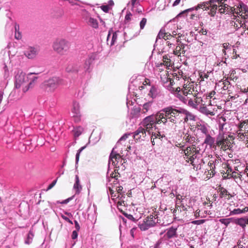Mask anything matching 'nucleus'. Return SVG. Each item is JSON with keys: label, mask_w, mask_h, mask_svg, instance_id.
<instances>
[{"label": "nucleus", "mask_w": 248, "mask_h": 248, "mask_svg": "<svg viewBox=\"0 0 248 248\" xmlns=\"http://www.w3.org/2000/svg\"><path fill=\"white\" fill-rule=\"evenodd\" d=\"M200 77L201 79V80H204V79H207L209 78V75L208 73L202 72L200 74Z\"/></svg>", "instance_id": "nucleus-47"}, {"label": "nucleus", "mask_w": 248, "mask_h": 248, "mask_svg": "<svg viewBox=\"0 0 248 248\" xmlns=\"http://www.w3.org/2000/svg\"><path fill=\"white\" fill-rule=\"evenodd\" d=\"M208 165L210 166V170L212 171V172L213 173V175H214L215 172L214 170H212L213 168L215 167V165L213 164V163L211 162L210 161L208 163Z\"/></svg>", "instance_id": "nucleus-60"}, {"label": "nucleus", "mask_w": 248, "mask_h": 248, "mask_svg": "<svg viewBox=\"0 0 248 248\" xmlns=\"http://www.w3.org/2000/svg\"><path fill=\"white\" fill-rule=\"evenodd\" d=\"M198 129H199L202 133L204 134L205 136L209 134L207 128L204 125L199 126Z\"/></svg>", "instance_id": "nucleus-43"}, {"label": "nucleus", "mask_w": 248, "mask_h": 248, "mask_svg": "<svg viewBox=\"0 0 248 248\" xmlns=\"http://www.w3.org/2000/svg\"><path fill=\"white\" fill-rule=\"evenodd\" d=\"M78 233L77 230L73 231L72 236H71L72 238L73 239H75L76 238H77L78 237Z\"/></svg>", "instance_id": "nucleus-58"}, {"label": "nucleus", "mask_w": 248, "mask_h": 248, "mask_svg": "<svg viewBox=\"0 0 248 248\" xmlns=\"http://www.w3.org/2000/svg\"><path fill=\"white\" fill-rule=\"evenodd\" d=\"M109 160L111 161L113 165L116 166L118 165L119 162H122L123 158L120 154L114 152L113 149L110 155Z\"/></svg>", "instance_id": "nucleus-17"}, {"label": "nucleus", "mask_w": 248, "mask_h": 248, "mask_svg": "<svg viewBox=\"0 0 248 248\" xmlns=\"http://www.w3.org/2000/svg\"><path fill=\"white\" fill-rule=\"evenodd\" d=\"M230 178H233L237 184H241L242 181L244 180L241 172L233 170L232 172L231 173V176H230Z\"/></svg>", "instance_id": "nucleus-24"}, {"label": "nucleus", "mask_w": 248, "mask_h": 248, "mask_svg": "<svg viewBox=\"0 0 248 248\" xmlns=\"http://www.w3.org/2000/svg\"><path fill=\"white\" fill-rule=\"evenodd\" d=\"M183 139L186 142L194 144L195 142L196 138L194 136H191L189 131H187L186 133L184 134Z\"/></svg>", "instance_id": "nucleus-27"}, {"label": "nucleus", "mask_w": 248, "mask_h": 248, "mask_svg": "<svg viewBox=\"0 0 248 248\" xmlns=\"http://www.w3.org/2000/svg\"><path fill=\"white\" fill-rule=\"evenodd\" d=\"M163 64L167 66V67H171L173 65L170 57L168 55H165L163 57Z\"/></svg>", "instance_id": "nucleus-32"}, {"label": "nucleus", "mask_w": 248, "mask_h": 248, "mask_svg": "<svg viewBox=\"0 0 248 248\" xmlns=\"http://www.w3.org/2000/svg\"><path fill=\"white\" fill-rule=\"evenodd\" d=\"M233 136L229 135L228 137H225L223 136L222 139H217L216 141L217 147L218 146L220 147V150L225 151L231 147V145L233 142Z\"/></svg>", "instance_id": "nucleus-10"}, {"label": "nucleus", "mask_w": 248, "mask_h": 248, "mask_svg": "<svg viewBox=\"0 0 248 248\" xmlns=\"http://www.w3.org/2000/svg\"><path fill=\"white\" fill-rule=\"evenodd\" d=\"M160 114L158 112L155 114L151 115L145 117L142 122V124L143 128L147 131L149 134H152L151 141L153 145L155 144V140L157 139L158 137H160V134L158 132V133H154L153 132V128L156 129V125L157 124H161L162 123L161 121Z\"/></svg>", "instance_id": "nucleus-5"}, {"label": "nucleus", "mask_w": 248, "mask_h": 248, "mask_svg": "<svg viewBox=\"0 0 248 248\" xmlns=\"http://www.w3.org/2000/svg\"><path fill=\"white\" fill-rule=\"evenodd\" d=\"M156 92V89L155 87H152L150 90V94L153 96L154 95Z\"/></svg>", "instance_id": "nucleus-59"}, {"label": "nucleus", "mask_w": 248, "mask_h": 248, "mask_svg": "<svg viewBox=\"0 0 248 248\" xmlns=\"http://www.w3.org/2000/svg\"><path fill=\"white\" fill-rule=\"evenodd\" d=\"M85 146L81 147L78 150L76 155V162H78L79 160L80 153L85 149Z\"/></svg>", "instance_id": "nucleus-49"}, {"label": "nucleus", "mask_w": 248, "mask_h": 248, "mask_svg": "<svg viewBox=\"0 0 248 248\" xmlns=\"http://www.w3.org/2000/svg\"><path fill=\"white\" fill-rule=\"evenodd\" d=\"M172 39L171 34L165 31V35L164 36V39L166 41L171 40Z\"/></svg>", "instance_id": "nucleus-51"}, {"label": "nucleus", "mask_w": 248, "mask_h": 248, "mask_svg": "<svg viewBox=\"0 0 248 248\" xmlns=\"http://www.w3.org/2000/svg\"><path fill=\"white\" fill-rule=\"evenodd\" d=\"M201 46L203 49V48H206L208 46V45L207 44H204L202 42H199V47Z\"/></svg>", "instance_id": "nucleus-63"}, {"label": "nucleus", "mask_w": 248, "mask_h": 248, "mask_svg": "<svg viewBox=\"0 0 248 248\" xmlns=\"http://www.w3.org/2000/svg\"><path fill=\"white\" fill-rule=\"evenodd\" d=\"M232 54V59H236L237 58L239 57V55L237 54V51L235 49H233Z\"/></svg>", "instance_id": "nucleus-54"}, {"label": "nucleus", "mask_w": 248, "mask_h": 248, "mask_svg": "<svg viewBox=\"0 0 248 248\" xmlns=\"http://www.w3.org/2000/svg\"><path fill=\"white\" fill-rule=\"evenodd\" d=\"M101 8L105 13L108 12L109 9L108 5H102L101 6Z\"/></svg>", "instance_id": "nucleus-56"}, {"label": "nucleus", "mask_w": 248, "mask_h": 248, "mask_svg": "<svg viewBox=\"0 0 248 248\" xmlns=\"http://www.w3.org/2000/svg\"><path fill=\"white\" fill-rule=\"evenodd\" d=\"M234 223L240 225L242 228L244 229L246 225V217H241L235 219Z\"/></svg>", "instance_id": "nucleus-33"}, {"label": "nucleus", "mask_w": 248, "mask_h": 248, "mask_svg": "<svg viewBox=\"0 0 248 248\" xmlns=\"http://www.w3.org/2000/svg\"><path fill=\"white\" fill-rule=\"evenodd\" d=\"M172 78H167V81L170 82V91L177 98V93L180 95L183 94L185 92L187 91V87L190 86H195L197 84L194 82L190 81L191 80L189 77L183 75L182 71H178L177 73L172 74ZM189 88H187L188 90Z\"/></svg>", "instance_id": "nucleus-2"}, {"label": "nucleus", "mask_w": 248, "mask_h": 248, "mask_svg": "<svg viewBox=\"0 0 248 248\" xmlns=\"http://www.w3.org/2000/svg\"><path fill=\"white\" fill-rule=\"evenodd\" d=\"M61 217L66 221L68 222V223H70L71 224H73V222L70 219H69V218H68L67 217H66L63 215H62Z\"/></svg>", "instance_id": "nucleus-62"}, {"label": "nucleus", "mask_w": 248, "mask_h": 248, "mask_svg": "<svg viewBox=\"0 0 248 248\" xmlns=\"http://www.w3.org/2000/svg\"><path fill=\"white\" fill-rule=\"evenodd\" d=\"M205 220L204 219L197 220L192 221V223L196 225H200L204 223Z\"/></svg>", "instance_id": "nucleus-52"}, {"label": "nucleus", "mask_w": 248, "mask_h": 248, "mask_svg": "<svg viewBox=\"0 0 248 248\" xmlns=\"http://www.w3.org/2000/svg\"><path fill=\"white\" fill-rule=\"evenodd\" d=\"M223 86L222 87V89L223 90H227L229 89L230 83V82L227 80L225 79L223 82Z\"/></svg>", "instance_id": "nucleus-44"}, {"label": "nucleus", "mask_w": 248, "mask_h": 248, "mask_svg": "<svg viewBox=\"0 0 248 248\" xmlns=\"http://www.w3.org/2000/svg\"><path fill=\"white\" fill-rule=\"evenodd\" d=\"M151 104L150 103H146L143 105L142 109V113H146L151 108Z\"/></svg>", "instance_id": "nucleus-40"}, {"label": "nucleus", "mask_w": 248, "mask_h": 248, "mask_svg": "<svg viewBox=\"0 0 248 248\" xmlns=\"http://www.w3.org/2000/svg\"><path fill=\"white\" fill-rule=\"evenodd\" d=\"M230 44L228 43H224L223 44V49H229V48H230Z\"/></svg>", "instance_id": "nucleus-64"}, {"label": "nucleus", "mask_w": 248, "mask_h": 248, "mask_svg": "<svg viewBox=\"0 0 248 248\" xmlns=\"http://www.w3.org/2000/svg\"><path fill=\"white\" fill-rule=\"evenodd\" d=\"M79 105L78 103H75L73 105V108L72 109V112L75 115H78L80 114V108Z\"/></svg>", "instance_id": "nucleus-38"}, {"label": "nucleus", "mask_w": 248, "mask_h": 248, "mask_svg": "<svg viewBox=\"0 0 248 248\" xmlns=\"http://www.w3.org/2000/svg\"><path fill=\"white\" fill-rule=\"evenodd\" d=\"M187 208L183 204L176 205L175 209L173 212L174 218L178 220L184 219L187 216Z\"/></svg>", "instance_id": "nucleus-11"}, {"label": "nucleus", "mask_w": 248, "mask_h": 248, "mask_svg": "<svg viewBox=\"0 0 248 248\" xmlns=\"http://www.w3.org/2000/svg\"><path fill=\"white\" fill-rule=\"evenodd\" d=\"M199 87L197 84L194 87L189 86L187 88L189 89L188 90L186 89V90L187 91L185 92L183 94L180 95V93H177V98L189 107L197 108L198 106L202 102V94L198 90Z\"/></svg>", "instance_id": "nucleus-4"}, {"label": "nucleus", "mask_w": 248, "mask_h": 248, "mask_svg": "<svg viewBox=\"0 0 248 248\" xmlns=\"http://www.w3.org/2000/svg\"><path fill=\"white\" fill-rule=\"evenodd\" d=\"M185 47L184 44H178L173 51L174 54L178 56H180L181 53L184 54L186 52Z\"/></svg>", "instance_id": "nucleus-28"}, {"label": "nucleus", "mask_w": 248, "mask_h": 248, "mask_svg": "<svg viewBox=\"0 0 248 248\" xmlns=\"http://www.w3.org/2000/svg\"><path fill=\"white\" fill-rule=\"evenodd\" d=\"M201 149L199 146H196L195 144L186 147V149L184 150V153L186 156V161L190 162L193 165V163L194 160L199 155H200Z\"/></svg>", "instance_id": "nucleus-9"}, {"label": "nucleus", "mask_w": 248, "mask_h": 248, "mask_svg": "<svg viewBox=\"0 0 248 248\" xmlns=\"http://www.w3.org/2000/svg\"><path fill=\"white\" fill-rule=\"evenodd\" d=\"M237 139L240 141L246 140L247 139V134L243 131H240V129H238L236 132Z\"/></svg>", "instance_id": "nucleus-30"}, {"label": "nucleus", "mask_w": 248, "mask_h": 248, "mask_svg": "<svg viewBox=\"0 0 248 248\" xmlns=\"http://www.w3.org/2000/svg\"><path fill=\"white\" fill-rule=\"evenodd\" d=\"M24 54L29 59H33L37 55V50L34 47H29Z\"/></svg>", "instance_id": "nucleus-25"}, {"label": "nucleus", "mask_w": 248, "mask_h": 248, "mask_svg": "<svg viewBox=\"0 0 248 248\" xmlns=\"http://www.w3.org/2000/svg\"><path fill=\"white\" fill-rule=\"evenodd\" d=\"M120 174L118 172H116L115 170L112 172L110 174V176L112 178H115V179H117L118 177H120Z\"/></svg>", "instance_id": "nucleus-50"}, {"label": "nucleus", "mask_w": 248, "mask_h": 248, "mask_svg": "<svg viewBox=\"0 0 248 248\" xmlns=\"http://www.w3.org/2000/svg\"><path fill=\"white\" fill-rule=\"evenodd\" d=\"M132 16V15L130 12H127L125 16V22L129 21L131 20V17Z\"/></svg>", "instance_id": "nucleus-53"}, {"label": "nucleus", "mask_w": 248, "mask_h": 248, "mask_svg": "<svg viewBox=\"0 0 248 248\" xmlns=\"http://www.w3.org/2000/svg\"><path fill=\"white\" fill-rule=\"evenodd\" d=\"M93 62V59L91 57L85 60L83 66L85 71H88L89 70L90 65Z\"/></svg>", "instance_id": "nucleus-36"}, {"label": "nucleus", "mask_w": 248, "mask_h": 248, "mask_svg": "<svg viewBox=\"0 0 248 248\" xmlns=\"http://www.w3.org/2000/svg\"><path fill=\"white\" fill-rule=\"evenodd\" d=\"M74 188L76 190V193H79L82 189V186L79 184V179L78 175H76V182L74 185Z\"/></svg>", "instance_id": "nucleus-34"}, {"label": "nucleus", "mask_w": 248, "mask_h": 248, "mask_svg": "<svg viewBox=\"0 0 248 248\" xmlns=\"http://www.w3.org/2000/svg\"><path fill=\"white\" fill-rule=\"evenodd\" d=\"M180 33H178V36L176 38L177 39L176 41L177 43L178 44H183L181 42V37H183L184 35H183L182 34L179 35Z\"/></svg>", "instance_id": "nucleus-57"}, {"label": "nucleus", "mask_w": 248, "mask_h": 248, "mask_svg": "<svg viewBox=\"0 0 248 248\" xmlns=\"http://www.w3.org/2000/svg\"><path fill=\"white\" fill-rule=\"evenodd\" d=\"M84 19L88 25L94 29L98 28V23L97 19L90 16L88 13H87V15L84 17Z\"/></svg>", "instance_id": "nucleus-18"}, {"label": "nucleus", "mask_w": 248, "mask_h": 248, "mask_svg": "<svg viewBox=\"0 0 248 248\" xmlns=\"http://www.w3.org/2000/svg\"><path fill=\"white\" fill-rule=\"evenodd\" d=\"M216 93L214 91H212L208 95V97H209L210 98H213V99H216V97H214L215 95L216 94Z\"/></svg>", "instance_id": "nucleus-55"}, {"label": "nucleus", "mask_w": 248, "mask_h": 248, "mask_svg": "<svg viewBox=\"0 0 248 248\" xmlns=\"http://www.w3.org/2000/svg\"><path fill=\"white\" fill-rule=\"evenodd\" d=\"M232 13H235L236 14L241 13L240 16L241 18L247 19L248 18V8L243 3H240L239 5L235 8L234 6L232 7Z\"/></svg>", "instance_id": "nucleus-13"}, {"label": "nucleus", "mask_w": 248, "mask_h": 248, "mask_svg": "<svg viewBox=\"0 0 248 248\" xmlns=\"http://www.w3.org/2000/svg\"><path fill=\"white\" fill-rule=\"evenodd\" d=\"M146 132L144 128L140 126L133 133V138L136 141L143 140L146 136Z\"/></svg>", "instance_id": "nucleus-15"}, {"label": "nucleus", "mask_w": 248, "mask_h": 248, "mask_svg": "<svg viewBox=\"0 0 248 248\" xmlns=\"http://www.w3.org/2000/svg\"><path fill=\"white\" fill-rule=\"evenodd\" d=\"M215 142V138L211 137V135L208 134L205 136L203 143L208 145L210 148H213L216 150L217 149V144Z\"/></svg>", "instance_id": "nucleus-19"}, {"label": "nucleus", "mask_w": 248, "mask_h": 248, "mask_svg": "<svg viewBox=\"0 0 248 248\" xmlns=\"http://www.w3.org/2000/svg\"><path fill=\"white\" fill-rule=\"evenodd\" d=\"M217 108L216 107L213 108L211 105V101L210 104L207 106H205L204 104L201 105L199 108V111L202 114L205 115L214 116L217 113Z\"/></svg>", "instance_id": "nucleus-14"}, {"label": "nucleus", "mask_w": 248, "mask_h": 248, "mask_svg": "<svg viewBox=\"0 0 248 248\" xmlns=\"http://www.w3.org/2000/svg\"><path fill=\"white\" fill-rule=\"evenodd\" d=\"M62 80L58 77H53L45 82V85L51 92L54 91L60 85L62 84Z\"/></svg>", "instance_id": "nucleus-12"}, {"label": "nucleus", "mask_w": 248, "mask_h": 248, "mask_svg": "<svg viewBox=\"0 0 248 248\" xmlns=\"http://www.w3.org/2000/svg\"><path fill=\"white\" fill-rule=\"evenodd\" d=\"M237 127L240 129V131H243L247 134V139H248V119L240 121Z\"/></svg>", "instance_id": "nucleus-23"}, {"label": "nucleus", "mask_w": 248, "mask_h": 248, "mask_svg": "<svg viewBox=\"0 0 248 248\" xmlns=\"http://www.w3.org/2000/svg\"><path fill=\"white\" fill-rule=\"evenodd\" d=\"M177 228L173 227H171L168 229L167 230V232L165 234V237H166L168 240L177 237L178 235L177 233Z\"/></svg>", "instance_id": "nucleus-21"}, {"label": "nucleus", "mask_w": 248, "mask_h": 248, "mask_svg": "<svg viewBox=\"0 0 248 248\" xmlns=\"http://www.w3.org/2000/svg\"><path fill=\"white\" fill-rule=\"evenodd\" d=\"M224 170L221 171L222 176L224 179H230V176H231V173L232 172L233 170L229 164H224Z\"/></svg>", "instance_id": "nucleus-20"}, {"label": "nucleus", "mask_w": 248, "mask_h": 248, "mask_svg": "<svg viewBox=\"0 0 248 248\" xmlns=\"http://www.w3.org/2000/svg\"><path fill=\"white\" fill-rule=\"evenodd\" d=\"M139 227L141 231H146L151 227L148 225V223L145 222V219L144 220L142 223L139 225Z\"/></svg>", "instance_id": "nucleus-39"}, {"label": "nucleus", "mask_w": 248, "mask_h": 248, "mask_svg": "<svg viewBox=\"0 0 248 248\" xmlns=\"http://www.w3.org/2000/svg\"><path fill=\"white\" fill-rule=\"evenodd\" d=\"M227 0H210L206 2L208 4L209 9L211 8L209 14L214 16L216 13L217 8L221 14H232V9L231 6L225 3Z\"/></svg>", "instance_id": "nucleus-6"}, {"label": "nucleus", "mask_w": 248, "mask_h": 248, "mask_svg": "<svg viewBox=\"0 0 248 248\" xmlns=\"http://www.w3.org/2000/svg\"><path fill=\"white\" fill-rule=\"evenodd\" d=\"M147 23V19L146 18H143L140 22V29L142 30L144 29L146 24Z\"/></svg>", "instance_id": "nucleus-45"}, {"label": "nucleus", "mask_w": 248, "mask_h": 248, "mask_svg": "<svg viewBox=\"0 0 248 248\" xmlns=\"http://www.w3.org/2000/svg\"><path fill=\"white\" fill-rule=\"evenodd\" d=\"M79 70V66L77 64L70 65L66 68L67 72L78 73Z\"/></svg>", "instance_id": "nucleus-31"}, {"label": "nucleus", "mask_w": 248, "mask_h": 248, "mask_svg": "<svg viewBox=\"0 0 248 248\" xmlns=\"http://www.w3.org/2000/svg\"><path fill=\"white\" fill-rule=\"evenodd\" d=\"M165 35V30L164 29H161L158 32L156 37V41L158 39H163L164 36Z\"/></svg>", "instance_id": "nucleus-42"}, {"label": "nucleus", "mask_w": 248, "mask_h": 248, "mask_svg": "<svg viewBox=\"0 0 248 248\" xmlns=\"http://www.w3.org/2000/svg\"><path fill=\"white\" fill-rule=\"evenodd\" d=\"M218 191L219 192V196L221 198L230 200L231 198L232 197V195L226 188L222 187L221 186H218Z\"/></svg>", "instance_id": "nucleus-22"}, {"label": "nucleus", "mask_w": 248, "mask_h": 248, "mask_svg": "<svg viewBox=\"0 0 248 248\" xmlns=\"http://www.w3.org/2000/svg\"><path fill=\"white\" fill-rule=\"evenodd\" d=\"M162 124L168 125L171 123L172 125L181 122L186 123L188 120H194L195 116L187 110L170 106L164 108L159 111Z\"/></svg>", "instance_id": "nucleus-1"}, {"label": "nucleus", "mask_w": 248, "mask_h": 248, "mask_svg": "<svg viewBox=\"0 0 248 248\" xmlns=\"http://www.w3.org/2000/svg\"><path fill=\"white\" fill-rule=\"evenodd\" d=\"M15 38L17 40H19L22 38V34L19 31V26L16 23L15 24Z\"/></svg>", "instance_id": "nucleus-35"}, {"label": "nucleus", "mask_w": 248, "mask_h": 248, "mask_svg": "<svg viewBox=\"0 0 248 248\" xmlns=\"http://www.w3.org/2000/svg\"><path fill=\"white\" fill-rule=\"evenodd\" d=\"M164 216L165 213L162 210L155 212L152 215H150L145 218V222H147L151 227L154 226L156 223L163 225L164 224L163 220Z\"/></svg>", "instance_id": "nucleus-8"}, {"label": "nucleus", "mask_w": 248, "mask_h": 248, "mask_svg": "<svg viewBox=\"0 0 248 248\" xmlns=\"http://www.w3.org/2000/svg\"><path fill=\"white\" fill-rule=\"evenodd\" d=\"M52 47L55 52L63 55L65 54L69 50L70 43L64 39H57L54 42Z\"/></svg>", "instance_id": "nucleus-7"}, {"label": "nucleus", "mask_w": 248, "mask_h": 248, "mask_svg": "<svg viewBox=\"0 0 248 248\" xmlns=\"http://www.w3.org/2000/svg\"><path fill=\"white\" fill-rule=\"evenodd\" d=\"M248 211V207H246L244 208L243 209L241 210L239 208L235 209L233 211L231 212V214H240L241 213H245L246 212Z\"/></svg>", "instance_id": "nucleus-37"}, {"label": "nucleus", "mask_w": 248, "mask_h": 248, "mask_svg": "<svg viewBox=\"0 0 248 248\" xmlns=\"http://www.w3.org/2000/svg\"><path fill=\"white\" fill-rule=\"evenodd\" d=\"M234 17L233 19H236L235 21H231V26H233L235 30H238L239 28L241 27H243V28H246V19H244L243 18H241L238 16V18H236V16L233 15Z\"/></svg>", "instance_id": "nucleus-16"}, {"label": "nucleus", "mask_w": 248, "mask_h": 248, "mask_svg": "<svg viewBox=\"0 0 248 248\" xmlns=\"http://www.w3.org/2000/svg\"><path fill=\"white\" fill-rule=\"evenodd\" d=\"M231 218H222L220 219V222L224 224L225 225L227 226L228 224L230 223V220Z\"/></svg>", "instance_id": "nucleus-46"}, {"label": "nucleus", "mask_w": 248, "mask_h": 248, "mask_svg": "<svg viewBox=\"0 0 248 248\" xmlns=\"http://www.w3.org/2000/svg\"><path fill=\"white\" fill-rule=\"evenodd\" d=\"M129 135L127 134H124L123 136H122L119 141L117 143V145L119 146L120 144H121V142L123 140H125L127 138Z\"/></svg>", "instance_id": "nucleus-48"}, {"label": "nucleus", "mask_w": 248, "mask_h": 248, "mask_svg": "<svg viewBox=\"0 0 248 248\" xmlns=\"http://www.w3.org/2000/svg\"><path fill=\"white\" fill-rule=\"evenodd\" d=\"M84 129L82 127L78 126L74 127L72 133L75 139L78 138L83 133Z\"/></svg>", "instance_id": "nucleus-29"}, {"label": "nucleus", "mask_w": 248, "mask_h": 248, "mask_svg": "<svg viewBox=\"0 0 248 248\" xmlns=\"http://www.w3.org/2000/svg\"><path fill=\"white\" fill-rule=\"evenodd\" d=\"M57 179L55 180L54 181H53L51 184H50L48 188H47V189H51L55 185V184H56V182H57Z\"/></svg>", "instance_id": "nucleus-61"}, {"label": "nucleus", "mask_w": 248, "mask_h": 248, "mask_svg": "<svg viewBox=\"0 0 248 248\" xmlns=\"http://www.w3.org/2000/svg\"><path fill=\"white\" fill-rule=\"evenodd\" d=\"M34 74V73H30L26 75L22 70H18L15 76V87L24 93H26L37 82L38 77L32 76Z\"/></svg>", "instance_id": "nucleus-3"}, {"label": "nucleus", "mask_w": 248, "mask_h": 248, "mask_svg": "<svg viewBox=\"0 0 248 248\" xmlns=\"http://www.w3.org/2000/svg\"><path fill=\"white\" fill-rule=\"evenodd\" d=\"M200 8H202L203 9H204L205 10H208L209 9L208 4H206V2L200 3L195 8H192L187 9L182 12L179 15H182V14H183L185 13H186L188 11H192L194 9H195L196 10H198L199 9H200Z\"/></svg>", "instance_id": "nucleus-26"}, {"label": "nucleus", "mask_w": 248, "mask_h": 248, "mask_svg": "<svg viewBox=\"0 0 248 248\" xmlns=\"http://www.w3.org/2000/svg\"><path fill=\"white\" fill-rule=\"evenodd\" d=\"M227 125H228V124L226 123H224L223 124L220 123L219 125V130L221 131L223 134L226 133Z\"/></svg>", "instance_id": "nucleus-41"}]
</instances>
